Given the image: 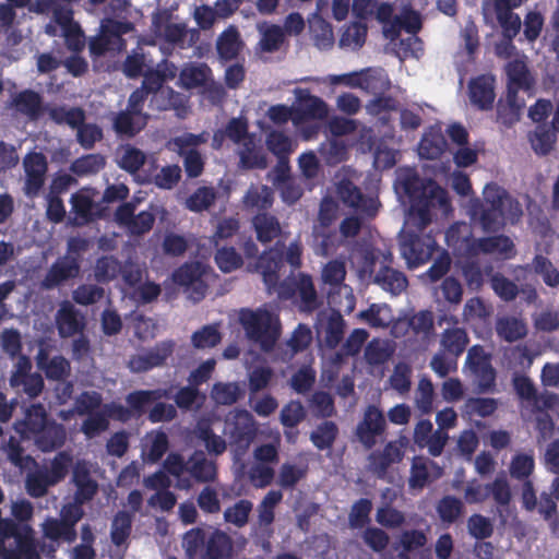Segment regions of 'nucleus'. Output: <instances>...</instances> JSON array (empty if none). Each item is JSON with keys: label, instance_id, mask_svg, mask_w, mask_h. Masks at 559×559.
I'll use <instances>...</instances> for the list:
<instances>
[{"label": "nucleus", "instance_id": "nucleus-47", "mask_svg": "<svg viewBox=\"0 0 559 559\" xmlns=\"http://www.w3.org/2000/svg\"><path fill=\"white\" fill-rule=\"evenodd\" d=\"M297 294L300 299V308L305 311H313L318 308V296L310 275L300 273L298 276Z\"/></svg>", "mask_w": 559, "mask_h": 559}, {"label": "nucleus", "instance_id": "nucleus-51", "mask_svg": "<svg viewBox=\"0 0 559 559\" xmlns=\"http://www.w3.org/2000/svg\"><path fill=\"white\" fill-rule=\"evenodd\" d=\"M372 501L368 498H360L355 501L348 514L349 526L354 530L365 527L370 523V513L372 511Z\"/></svg>", "mask_w": 559, "mask_h": 559}, {"label": "nucleus", "instance_id": "nucleus-34", "mask_svg": "<svg viewBox=\"0 0 559 559\" xmlns=\"http://www.w3.org/2000/svg\"><path fill=\"white\" fill-rule=\"evenodd\" d=\"M241 40L235 26L227 27L217 38L216 50L221 59L230 61L237 58Z\"/></svg>", "mask_w": 559, "mask_h": 559}, {"label": "nucleus", "instance_id": "nucleus-18", "mask_svg": "<svg viewBox=\"0 0 559 559\" xmlns=\"http://www.w3.org/2000/svg\"><path fill=\"white\" fill-rule=\"evenodd\" d=\"M469 100L479 110H490L496 98L495 78L491 75H478L468 84Z\"/></svg>", "mask_w": 559, "mask_h": 559}, {"label": "nucleus", "instance_id": "nucleus-56", "mask_svg": "<svg viewBox=\"0 0 559 559\" xmlns=\"http://www.w3.org/2000/svg\"><path fill=\"white\" fill-rule=\"evenodd\" d=\"M120 270V262L116 258L104 255L97 259L94 275L98 283H108L118 276Z\"/></svg>", "mask_w": 559, "mask_h": 559}, {"label": "nucleus", "instance_id": "nucleus-40", "mask_svg": "<svg viewBox=\"0 0 559 559\" xmlns=\"http://www.w3.org/2000/svg\"><path fill=\"white\" fill-rule=\"evenodd\" d=\"M210 75L211 69L206 64H192L183 68L180 71L179 81L181 83V86L187 90H192L201 86L205 87Z\"/></svg>", "mask_w": 559, "mask_h": 559}, {"label": "nucleus", "instance_id": "nucleus-45", "mask_svg": "<svg viewBox=\"0 0 559 559\" xmlns=\"http://www.w3.org/2000/svg\"><path fill=\"white\" fill-rule=\"evenodd\" d=\"M43 534L46 538L57 542L63 539L73 543L76 539V531H71L64 521L56 518H47L41 524Z\"/></svg>", "mask_w": 559, "mask_h": 559}, {"label": "nucleus", "instance_id": "nucleus-23", "mask_svg": "<svg viewBox=\"0 0 559 559\" xmlns=\"http://www.w3.org/2000/svg\"><path fill=\"white\" fill-rule=\"evenodd\" d=\"M72 483L75 485L74 502L84 504L91 501L97 492L98 485L91 476L84 462H76L72 472Z\"/></svg>", "mask_w": 559, "mask_h": 559}, {"label": "nucleus", "instance_id": "nucleus-31", "mask_svg": "<svg viewBox=\"0 0 559 559\" xmlns=\"http://www.w3.org/2000/svg\"><path fill=\"white\" fill-rule=\"evenodd\" d=\"M257 28L261 35L258 46L262 52L273 53L282 48L286 39L282 26L263 22Z\"/></svg>", "mask_w": 559, "mask_h": 559}, {"label": "nucleus", "instance_id": "nucleus-5", "mask_svg": "<svg viewBox=\"0 0 559 559\" xmlns=\"http://www.w3.org/2000/svg\"><path fill=\"white\" fill-rule=\"evenodd\" d=\"M239 323L247 338L258 344L266 353L274 349L282 335L280 316L265 307L254 310L249 308L241 309L239 312Z\"/></svg>", "mask_w": 559, "mask_h": 559}, {"label": "nucleus", "instance_id": "nucleus-24", "mask_svg": "<svg viewBox=\"0 0 559 559\" xmlns=\"http://www.w3.org/2000/svg\"><path fill=\"white\" fill-rule=\"evenodd\" d=\"M403 457V452L395 442H388L382 451H372L368 455V468L379 478H383L389 467L399 463Z\"/></svg>", "mask_w": 559, "mask_h": 559}, {"label": "nucleus", "instance_id": "nucleus-4", "mask_svg": "<svg viewBox=\"0 0 559 559\" xmlns=\"http://www.w3.org/2000/svg\"><path fill=\"white\" fill-rule=\"evenodd\" d=\"M163 467L178 479L181 489L191 487L190 478L199 484L212 483L217 478L216 462L209 459L202 450H194L188 460L180 453L171 452L166 456Z\"/></svg>", "mask_w": 559, "mask_h": 559}, {"label": "nucleus", "instance_id": "nucleus-2", "mask_svg": "<svg viewBox=\"0 0 559 559\" xmlns=\"http://www.w3.org/2000/svg\"><path fill=\"white\" fill-rule=\"evenodd\" d=\"M404 194L411 203V212L418 217L419 233L408 230L401 240V254L408 267L416 269L427 263L438 250V243L430 234L423 230L431 223L432 207L449 204L447 192L436 181L424 180L415 170H407L400 180Z\"/></svg>", "mask_w": 559, "mask_h": 559}, {"label": "nucleus", "instance_id": "nucleus-13", "mask_svg": "<svg viewBox=\"0 0 559 559\" xmlns=\"http://www.w3.org/2000/svg\"><path fill=\"white\" fill-rule=\"evenodd\" d=\"M25 173L24 193L34 198L43 189L48 170V162L41 152H31L23 159Z\"/></svg>", "mask_w": 559, "mask_h": 559}, {"label": "nucleus", "instance_id": "nucleus-62", "mask_svg": "<svg viewBox=\"0 0 559 559\" xmlns=\"http://www.w3.org/2000/svg\"><path fill=\"white\" fill-rule=\"evenodd\" d=\"M412 368L406 362H399L394 366L393 372L389 379L391 388L404 395L409 392L412 386Z\"/></svg>", "mask_w": 559, "mask_h": 559}, {"label": "nucleus", "instance_id": "nucleus-64", "mask_svg": "<svg viewBox=\"0 0 559 559\" xmlns=\"http://www.w3.org/2000/svg\"><path fill=\"white\" fill-rule=\"evenodd\" d=\"M534 468V457L528 454L520 453L512 457L510 464V475L514 479L525 481L526 479H530Z\"/></svg>", "mask_w": 559, "mask_h": 559}, {"label": "nucleus", "instance_id": "nucleus-57", "mask_svg": "<svg viewBox=\"0 0 559 559\" xmlns=\"http://www.w3.org/2000/svg\"><path fill=\"white\" fill-rule=\"evenodd\" d=\"M367 37V25L364 22H352L342 33L340 45L354 49L362 47Z\"/></svg>", "mask_w": 559, "mask_h": 559}, {"label": "nucleus", "instance_id": "nucleus-32", "mask_svg": "<svg viewBox=\"0 0 559 559\" xmlns=\"http://www.w3.org/2000/svg\"><path fill=\"white\" fill-rule=\"evenodd\" d=\"M147 124V117H139L130 110H121L114 118V130L120 136L133 138Z\"/></svg>", "mask_w": 559, "mask_h": 559}, {"label": "nucleus", "instance_id": "nucleus-3", "mask_svg": "<svg viewBox=\"0 0 559 559\" xmlns=\"http://www.w3.org/2000/svg\"><path fill=\"white\" fill-rule=\"evenodd\" d=\"M447 322L440 334L439 350L430 360V368L439 378H445L457 370V360L466 350L469 344V336L465 328L459 326V319L455 316H443L439 324Z\"/></svg>", "mask_w": 559, "mask_h": 559}, {"label": "nucleus", "instance_id": "nucleus-50", "mask_svg": "<svg viewBox=\"0 0 559 559\" xmlns=\"http://www.w3.org/2000/svg\"><path fill=\"white\" fill-rule=\"evenodd\" d=\"M395 24L406 33L417 35L423 28V16L412 4H404L395 16Z\"/></svg>", "mask_w": 559, "mask_h": 559}, {"label": "nucleus", "instance_id": "nucleus-54", "mask_svg": "<svg viewBox=\"0 0 559 559\" xmlns=\"http://www.w3.org/2000/svg\"><path fill=\"white\" fill-rule=\"evenodd\" d=\"M253 503L248 499H241L224 511V520L236 527H243L252 512Z\"/></svg>", "mask_w": 559, "mask_h": 559}, {"label": "nucleus", "instance_id": "nucleus-43", "mask_svg": "<svg viewBox=\"0 0 559 559\" xmlns=\"http://www.w3.org/2000/svg\"><path fill=\"white\" fill-rule=\"evenodd\" d=\"M338 436V427L334 421L325 420L310 433V440L318 450H329Z\"/></svg>", "mask_w": 559, "mask_h": 559}, {"label": "nucleus", "instance_id": "nucleus-41", "mask_svg": "<svg viewBox=\"0 0 559 559\" xmlns=\"http://www.w3.org/2000/svg\"><path fill=\"white\" fill-rule=\"evenodd\" d=\"M132 532V514L120 510L111 521L110 539L111 543L119 547L123 545L130 537Z\"/></svg>", "mask_w": 559, "mask_h": 559}, {"label": "nucleus", "instance_id": "nucleus-63", "mask_svg": "<svg viewBox=\"0 0 559 559\" xmlns=\"http://www.w3.org/2000/svg\"><path fill=\"white\" fill-rule=\"evenodd\" d=\"M105 290L95 284H81L72 293L73 300L81 306H90L104 298Z\"/></svg>", "mask_w": 559, "mask_h": 559}, {"label": "nucleus", "instance_id": "nucleus-60", "mask_svg": "<svg viewBox=\"0 0 559 559\" xmlns=\"http://www.w3.org/2000/svg\"><path fill=\"white\" fill-rule=\"evenodd\" d=\"M408 326L415 336L428 338L433 333V314L429 310H420L407 318Z\"/></svg>", "mask_w": 559, "mask_h": 559}, {"label": "nucleus", "instance_id": "nucleus-37", "mask_svg": "<svg viewBox=\"0 0 559 559\" xmlns=\"http://www.w3.org/2000/svg\"><path fill=\"white\" fill-rule=\"evenodd\" d=\"M311 38L319 49H329L334 44V34L331 23L322 16H314L309 23Z\"/></svg>", "mask_w": 559, "mask_h": 559}, {"label": "nucleus", "instance_id": "nucleus-11", "mask_svg": "<svg viewBox=\"0 0 559 559\" xmlns=\"http://www.w3.org/2000/svg\"><path fill=\"white\" fill-rule=\"evenodd\" d=\"M386 429V421L383 412L376 405L370 404L364 412L362 419L356 427V437L365 449L370 450L377 443Z\"/></svg>", "mask_w": 559, "mask_h": 559}, {"label": "nucleus", "instance_id": "nucleus-12", "mask_svg": "<svg viewBox=\"0 0 559 559\" xmlns=\"http://www.w3.org/2000/svg\"><path fill=\"white\" fill-rule=\"evenodd\" d=\"M294 123L310 120H324L329 115L326 103L319 96L312 95L308 88L295 90Z\"/></svg>", "mask_w": 559, "mask_h": 559}, {"label": "nucleus", "instance_id": "nucleus-8", "mask_svg": "<svg viewBox=\"0 0 559 559\" xmlns=\"http://www.w3.org/2000/svg\"><path fill=\"white\" fill-rule=\"evenodd\" d=\"M512 385L518 397L531 405V411H551L559 414V394L547 390L538 393L533 381L525 374H514Z\"/></svg>", "mask_w": 559, "mask_h": 559}, {"label": "nucleus", "instance_id": "nucleus-52", "mask_svg": "<svg viewBox=\"0 0 559 559\" xmlns=\"http://www.w3.org/2000/svg\"><path fill=\"white\" fill-rule=\"evenodd\" d=\"M319 153L326 165L335 166L346 160L348 152L343 141L332 139L321 144Z\"/></svg>", "mask_w": 559, "mask_h": 559}, {"label": "nucleus", "instance_id": "nucleus-26", "mask_svg": "<svg viewBox=\"0 0 559 559\" xmlns=\"http://www.w3.org/2000/svg\"><path fill=\"white\" fill-rule=\"evenodd\" d=\"M168 396L165 389L135 390L126 396V403L130 406L134 418H140L147 412V407Z\"/></svg>", "mask_w": 559, "mask_h": 559}, {"label": "nucleus", "instance_id": "nucleus-22", "mask_svg": "<svg viewBox=\"0 0 559 559\" xmlns=\"http://www.w3.org/2000/svg\"><path fill=\"white\" fill-rule=\"evenodd\" d=\"M56 325L59 335L66 338L81 333L85 323L79 310L69 301H64L56 313Z\"/></svg>", "mask_w": 559, "mask_h": 559}, {"label": "nucleus", "instance_id": "nucleus-30", "mask_svg": "<svg viewBox=\"0 0 559 559\" xmlns=\"http://www.w3.org/2000/svg\"><path fill=\"white\" fill-rule=\"evenodd\" d=\"M252 226L257 239L262 243H269L282 234L278 218L267 212H260L252 218Z\"/></svg>", "mask_w": 559, "mask_h": 559}, {"label": "nucleus", "instance_id": "nucleus-55", "mask_svg": "<svg viewBox=\"0 0 559 559\" xmlns=\"http://www.w3.org/2000/svg\"><path fill=\"white\" fill-rule=\"evenodd\" d=\"M105 157L100 154H87L76 158L71 164V171L78 176L96 174L105 167Z\"/></svg>", "mask_w": 559, "mask_h": 559}, {"label": "nucleus", "instance_id": "nucleus-53", "mask_svg": "<svg viewBox=\"0 0 559 559\" xmlns=\"http://www.w3.org/2000/svg\"><path fill=\"white\" fill-rule=\"evenodd\" d=\"M206 533L201 527H194L185 533L182 547L188 559H195L205 547Z\"/></svg>", "mask_w": 559, "mask_h": 559}, {"label": "nucleus", "instance_id": "nucleus-48", "mask_svg": "<svg viewBox=\"0 0 559 559\" xmlns=\"http://www.w3.org/2000/svg\"><path fill=\"white\" fill-rule=\"evenodd\" d=\"M216 200V191L213 187H199L187 200L186 207L195 213L209 210Z\"/></svg>", "mask_w": 559, "mask_h": 559}, {"label": "nucleus", "instance_id": "nucleus-27", "mask_svg": "<svg viewBox=\"0 0 559 559\" xmlns=\"http://www.w3.org/2000/svg\"><path fill=\"white\" fill-rule=\"evenodd\" d=\"M12 107L29 120H37L43 111V98L39 93L33 90H24L17 93L11 103Z\"/></svg>", "mask_w": 559, "mask_h": 559}, {"label": "nucleus", "instance_id": "nucleus-6", "mask_svg": "<svg viewBox=\"0 0 559 559\" xmlns=\"http://www.w3.org/2000/svg\"><path fill=\"white\" fill-rule=\"evenodd\" d=\"M134 24L130 21H118L106 17L100 23L99 33L92 37L88 44L90 53L94 58L104 57L106 53H119L127 48L123 35L132 32Z\"/></svg>", "mask_w": 559, "mask_h": 559}, {"label": "nucleus", "instance_id": "nucleus-29", "mask_svg": "<svg viewBox=\"0 0 559 559\" xmlns=\"http://www.w3.org/2000/svg\"><path fill=\"white\" fill-rule=\"evenodd\" d=\"M507 75V86L531 91L535 84V79L530 72L526 62L522 59H513L504 67Z\"/></svg>", "mask_w": 559, "mask_h": 559}, {"label": "nucleus", "instance_id": "nucleus-38", "mask_svg": "<svg viewBox=\"0 0 559 559\" xmlns=\"http://www.w3.org/2000/svg\"><path fill=\"white\" fill-rule=\"evenodd\" d=\"M51 486L55 484L50 480L47 467L37 468L26 475L25 489L32 498L45 497Z\"/></svg>", "mask_w": 559, "mask_h": 559}, {"label": "nucleus", "instance_id": "nucleus-44", "mask_svg": "<svg viewBox=\"0 0 559 559\" xmlns=\"http://www.w3.org/2000/svg\"><path fill=\"white\" fill-rule=\"evenodd\" d=\"M48 115L56 124H67L72 129H75L85 120V112L80 107L56 106L48 109Z\"/></svg>", "mask_w": 559, "mask_h": 559}, {"label": "nucleus", "instance_id": "nucleus-16", "mask_svg": "<svg viewBox=\"0 0 559 559\" xmlns=\"http://www.w3.org/2000/svg\"><path fill=\"white\" fill-rule=\"evenodd\" d=\"M36 366L50 381H64L71 376V364L62 355L49 357L48 347L41 343L35 356Z\"/></svg>", "mask_w": 559, "mask_h": 559}, {"label": "nucleus", "instance_id": "nucleus-58", "mask_svg": "<svg viewBox=\"0 0 559 559\" xmlns=\"http://www.w3.org/2000/svg\"><path fill=\"white\" fill-rule=\"evenodd\" d=\"M214 260L217 267L224 273H230L241 267L243 264L242 257L234 247H223L217 249Z\"/></svg>", "mask_w": 559, "mask_h": 559}, {"label": "nucleus", "instance_id": "nucleus-17", "mask_svg": "<svg viewBox=\"0 0 559 559\" xmlns=\"http://www.w3.org/2000/svg\"><path fill=\"white\" fill-rule=\"evenodd\" d=\"M518 7L506 0H493V11L501 27L502 36L511 48H514L512 40L519 35L522 27L519 14L512 11Z\"/></svg>", "mask_w": 559, "mask_h": 559}, {"label": "nucleus", "instance_id": "nucleus-61", "mask_svg": "<svg viewBox=\"0 0 559 559\" xmlns=\"http://www.w3.org/2000/svg\"><path fill=\"white\" fill-rule=\"evenodd\" d=\"M49 420L45 406L41 403L32 404L25 413L24 427L25 430L32 436Z\"/></svg>", "mask_w": 559, "mask_h": 559}, {"label": "nucleus", "instance_id": "nucleus-9", "mask_svg": "<svg viewBox=\"0 0 559 559\" xmlns=\"http://www.w3.org/2000/svg\"><path fill=\"white\" fill-rule=\"evenodd\" d=\"M491 360V354L486 352L483 345L475 344L467 350L465 365L475 376L477 389L480 393L495 390L497 372Z\"/></svg>", "mask_w": 559, "mask_h": 559}, {"label": "nucleus", "instance_id": "nucleus-28", "mask_svg": "<svg viewBox=\"0 0 559 559\" xmlns=\"http://www.w3.org/2000/svg\"><path fill=\"white\" fill-rule=\"evenodd\" d=\"M448 142L440 128L430 127L419 142V155L426 159H438L445 152Z\"/></svg>", "mask_w": 559, "mask_h": 559}, {"label": "nucleus", "instance_id": "nucleus-1", "mask_svg": "<svg viewBox=\"0 0 559 559\" xmlns=\"http://www.w3.org/2000/svg\"><path fill=\"white\" fill-rule=\"evenodd\" d=\"M467 214L471 223L479 226L483 233L490 235L477 238L472 247V257L479 254H498L503 259L515 255L513 240L503 234L508 224L516 225L522 216V205L507 189L497 182H488L483 189V198L469 200Z\"/></svg>", "mask_w": 559, "mask_h": 559}, {"label": "nucleus", "instance_id": "nucleus-15", "mask_svg": "<svg viewBox=\"0 0 559 559\" xmlns=\"http://www.w3.org/2000/svg\"><path fill=\"white\" fill-rule=\"evenodd\" d=\"M81 265L70 257H59L48 269L40 281V288L44 290L55 289L70 280L80 275Z\"/></svg>", "mask_w": 559, "mask_h": 559}, {"label": "nucleus", "instance_id": "nucleus-33", "mask_svg": "<svg viewBox=\"0 0 559 559\" xmlns=\"http://www.w3.org/2000/svg\"><path fill=\"white\" fill-rule=\"evenodd\" d=\"M374 283L393 295H400L408 285L406 275L393 267H380L374 276Z\"/></svg>", "mask_w": 559, "mask_h": 559}, {"label": "nucleus", "instance_id": "nucleus-10", "mask_svg": "<svg viewBox=\"0 0 559 559\" xmlns=\"http://www.w3.org/2000/svg\"><path fill=\"white\" fill-rule=\"evenodd\" d=\"M336 194L345 206L357 213L370 218L378 213L377 200L366 195L359 187L347 178H343L336 183Z\"/></svg>", "mask_w": 559, "mask_h": 559}, {"label": "nucleus", "instance_id": "nucleus-20", "mask_svg": "<svg viewBox=\"0 0 559 559\" xmlns=\"http://www.w3.org/2000/svg\"><path fill=\"white\" fill-rule=\"evenodd\" d=\"M35 445L41 452H51L60 449L67 439V431L62 424L51 419L32 435Z\"/></svg>", "mask_w": 559, "mask_h": 559}, {"label": "nucleus", "instance_id": "nucleus-59", "mask_svg": "<svg viewBox=\"0 0 559 559\" xmlns=\"http://www.w3.org/2000/svg\"><path fill=\"white\" fill-rule=\"evenodd\" d=\"M0 535L5 539L14 538L17 547L22 538H29L34 535V530L29 524H20L10 518H5L0 520Z\"/></svg>", "mask_w": 559, "mask_h": 559}, {"label": "nucleus", "instance_id": "nucleus-25", "mask_svg": "<svg viewBox=\"0 0 559 559\" xmlns=\"http://www.w3.org/2000/svg\"><path fill=\"white\" fill-rule=\"evenodd\" d=\"M233 551L230 536L222 530L215 528L206 538L201 559H228Z\"/></svg>", "mask_w": 559, "mask_h": 559}, {"label": "nucleus", "instance_id": "nucleus-7", "mask_svg": "<svg viewBox=\"0 0 559 559\" xmlns=\"http://www.w3.org/2000/svg\"><path fill=\"white\" fill-rule=\"evenodd\" d=\"M229 445L235 460H240L257 436L253 416L246 409H237L226 420Z\"/></svg>", "mask_w": 559, "mask_h": 559}, {"label": "nucleus", "instance_id": "nucleus-35", "mask_svg": "<svg viewBox=\"0 0 559 559\" xmlns=\"http://www.w3.org/2000/svg\"><path fill=\"white\" fill-rule=\"evenodd\" d=\"M71 204L78 225L88 224L98 216V213L96 212L97 205L93 199L83 191L72 194Z\"/></svg>", "mask_w": 559, "mask_h": 559}, {"label": "nucleus", "instance_id": "nucleus-42", "mask_svg": "<svg viewBox=\"0 0 559 559\" xmlns=\"http://www.w3.org/2000/svg\"><path fill=\"white\" fill-rule=\"evenodd\" d=\"M497 334L507 342H515L526 336V324L514 317H504L497 321Z\"/></svg>", "mask_w": 559, "mask_h": 559}, {"label": "nucleus", "instance_id": "nucleus-21", "mask_svg": "<svg viewBox=\"0 0 559 559\" xmlns=\"http://www.w3.org/2000/svg\"><path fill=\"white\" fill-rule=\"evenodd\" d=\"M447 245L453 249L454 252L466 258L472 257V247L477 238L473 236L469 225L464 222L453 223L445 233Z\"/></svg>", "mask_w": 559, "mask_h": 559}, {"label": "nucleus", "instance_id": "nucleus-36", "mask_svg": "<svg viewBox=\"0 0 559 559\" xmlns=\"http://www.w3.org/2000/svg\"><path fill=\"white\" fill-rule=\"evenodd\" d=\"M245 395V390L238 382H216L212 386L211 396L217 405L229 406Z\"/></svg>", "mask_w": 559, "mask_h": 559}, {"label": "nucleus", "instance_id": "nucleus-14", "mask_svg": "<svg viewBox=\"0 0 559 559\" xmlns=\"http://www.w3.org/2000/svg\"><path fill=\"white\" fill-rule=\"evenodd\" d=\"M171 340L156 343L143 354L133 355L129 360V367L133 372H146L153 368L162 367L175 349Z\"/></svg>", "mask_w": 559, "mask_h": 559}, {"label": "nucleus", "instance_id": "nucleus-46", "mask_svg": "<svg viewBox=\"0 0 559 559\" xmlns=\"http://www.w3.org/2000/svg\"><path fill=\"white\" fill-rule=\"evenodd\" d=\"M197 436L204 443L210 455H222L227 448L225 439L216 435L209 424H199Z\"/></svg>", "mask_w": 559, "mask_h": 559}, {"label": "nucleus", "instance_id": "nucleus-39", "mask_svg": "<svg viewBox=\"0 0 559 559\" xmlns=\"http://www.w3.org/2000/svg\"><path fill=\"white\" fill-rule=\"evenodd\" d=\"M239 165L243 169H265L267 159L260 147H255L252 139L246 141L239 152Z\"/></svg>", "mask_w": 559, "mask_h": 559}, {"label": "nucleus", "instance_id": "nucleus-49", "mask_svg": "<svg viewBox=\"0 0 559 559\" xmlns=\"http://www.w3.org/2000/svg\"><path fill=\"white\" fill-rule=\"evenodd\" d=\"M437 512L443 523L452 524L463 514L464 504L454 496H444L437 503Z\"/></svg>", "mask_w": 559, "mask_h": 559}, {"label": "nucleus", "instance_id": "nucleus-19", "mask_svg": "<svg viewBox=\"0 0 559 559\" xmlns=\"http://www.w3.org/2000/svg\"><path fill=\"white\" fill-rule=\"evenodd\" d=\"M284 264V253L277 249H270L263 252L257 262V269L262 275L263 283L267 292L272 293L277 286L280 280V271Z\"/></svg>", "mask_w": 559, "mask_h": 559}]
</instances>
